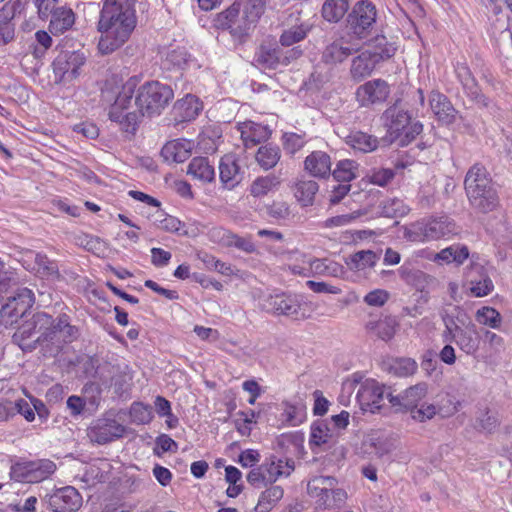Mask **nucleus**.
<instances>
[{
    "label": "nucleus",
    "mask_w": 512,
    "mask_h": 512,
    "mask_svg": "<svg viewBox=\"0 0 512 512\" xmlns=\"http://www.w3.org/2000/svg\"><path fill=\"white\" fill-rule=\"evenodd\" d=\"M138 85L136 77L129 78L122 86L109 112L112 121L127 126L142 123L144 117L159 116L174 98L173 89L159 81H148L141 85L135 97L137 110L125 112Z\"/></svg>",
    "instance_id": "nucleus-1"
},
{
    "label": "nucleus",
    "mask_w": 512,
    "mask_h": 512,
    "mask_svg": "<svg viewBox=\"0 0 512 512\" xmlns=\"http://www.w3.org/2000/svg\"><path fill=\"white\" fill-rule=\"evenodd\" d=\"M134 0H105L98 30L101 38L98 49L102 54H109L122 46L136 27Z\"/></svg>",
    "instance_id": "nucleus-2"
},
{
    "label": "nucleus",
    "mask_w": 512,
    "mask_h": 512,
    "mask_svg": "<svg viewBox=\"0 0 512 512\" xmlns=\"http://www.w3.org/2000/svg\"><path fill=\"white\" fill-rule=\"evenodd\" d=\"M444 330L441 334L445 343H455L467 355H475L479 349L480 336L476 325L461 311L456 315L443 316Z\"/></svg>",
    "instance_id": "nucleus-3"
},
{
    "label": "nucleus",
    "mask_w": 512,
    "mask_h": 512,
    "mask_svg": "<svg viewBox=\"0 0 512 512\" xmlns=\"http://www.w3.org/2000/svg\"><path fill=\"white\" fill-rule=\"evenodd\" d=\"M34 328L41 332L37 340L51 341L53 343H68L78 337V329L69 322L66 314L60 315L56 320L45 312H38L33 316Z\"/></svg>",
    "instance_id": "nucleus-4"
},
{
    "label": "nucleus",
    "mask_w": 512,
    "mask_h": 512,
    "mask_svg": "<svg viewBox=\"0 0 512 512\" xmlns=\"http://www.w3.org/2000/svg\"><path fill=\"white\" fill-rule=\"evenodd\" d=\"M336 483L331 476H316L308 482V494L316 498L317 508L331 510L344 505L347 493L343 489H332Z\"/></svg>",
    "instance_id": "nucleus-5"
},
{
    "label": "nucleus",
    "mask_w": 512,
    "mask_h": 512,
    "mask_svg": "<svg viewBox=\"0 0 512 512\" xmlns=\"http://www.w3.org/2000/svg\"><path fill=\"white\" fill-rule=\"evenodd\" d=\"M456 233V224L446 215L427 221H418L405 231V237L412 242L436 240Z\"/></svg>",
    "instance_id": "nucleus-6"
},
{
    "label": "nucleus",
    "mask_w": 512,
    "mask_h": 512,
    "mask_svg": "<svg viewBox=\"0 0 512 512\" xmlns=\"http://www.w3.org/2000/svg\"><path fill=\"white\" fill-rule=\"evenodd\" d=\"M376 8L368 0L358 1L347 16V34L356 40L366 38L376 23Z\"/></svg>",
    "instance_id": "nucleus-7"
},
{
    "label": "nucleus",
    "mask_w": 512,
    "mask_h": 512,
    "mask_svg": "<svg viewBox=\"0 0 512 512\" xmlns=\"http://www.w3.org/2000/svg\"><path fill=\"white\" fill-rule=\"evenodd\" d=\"M357 52H359V43L353 35L345 32L328 41L322 51L321 60L327 65L336 66L344 63Z\"/></svg>",
    "instance_id": "nucleus-8"
},
{
    "label": "nucleus",
    "mask_w": 512,
    "mask_h": 512,
    "mask_svg": "<svg viewBox=\"0 0 512 512\" xmlns=\"http://www.w3.org/2000/svg\"><path fill=\"white\" fill-rule=\"evenodd\" d=\"M34 303V294L28 288H19L14 296L0 309V323L12 326L23 318Z\"/></svg>",
    "instance_id": "nucleus-9"
},
{
    "label": "nucleus",
    "mask_w": 512,
    "mask_h": 512,
    "mask_svg": "<svg viewBox=\"0 0 512 512\" xmlns=\"http://www.w3.org/2000/svg\"><path fill=\"white\" fill-rule=\"evenodd\" d=\"M217 28L229 30L230 34L239 41L247 37L256 25L248 22L245 15L238 10L237 5H231L225 11L219 13L215 19Z\"/></svg>",
    "instance_id": "nucleus-10"
},
{
    "label": "nucleus",
    "mask_w": 512,
    "mask_h": 512,
    "mask_svg": "<svg viewBox=\"0 0 512 512\" xmlns=\"http://www.w3.org/2000/svg\"><path fill=\"white\" fill-rule=\"evenodd\" d=\"M389 390L390 388H386L375 380L364 381L356 394L361 410L371 413L378 412L383 406L384 399L387 398V393H392Z\"/></svg>",
    "instance_id": "nucleus-11"
},
{
    "label": "nucleus",
    "mask_w": 512,
    "mask_h": 512,
    "mask_svg": "<svg viewBox=\"0 0 512 512\" xmlns=\"http://www.w3.org/2000/svg\"><path fill=\"white\" fill-rule=\"evenodd\" d=\"M125 427L116 419L103 417L95 420L87 430L91 442L104 445L123 436Z\"/></svg>",
    "instance_id": "nucleus-12"
},
{
    "label": "nucleus",
    "mask_w": 512,
    "mask_h": 512,
    "mask_svg": "<svg viewBox=\"0 0 512 512\" xmlns=\"http://www.w3.org/2000/svg\"><path fill=\"white\" fill-rule=\"evenodd\" d=\"M85 56L79 51H61L53 61V70L61 81H71L79 75Z\"/></svg>",
    "instance_id": "nucleus-13"
},
{
    "label": "nucleus",
    "mask_w": 512,
    "mask_h": 512,
    "mask_svg": "<svg viewBox=\"0 0 512 512\" xmlns=\"http://www.w3.org/2000/svg\"><path fill=\"white\" fill-rule=\"evenodd\" d=\"M390 94V87L383 79H374L360 85L356 90V99L361 106L383 103Z\"/></svg>",
    "instance_id": "nucleus-14"
},
{
    "label": "nucleus",
    "mask_w": 512,
    "mask_h": 512,
    "mask_svg": "<svg viewBox=\"0 0 512 512\" xmlns=\"http://www.w3.org/2000/svg\"><path fill=\"white\" fill-rule=\"evenodd\" d=\"M261 307L274 315L298 317L301 305L296 296L287 294L270 295L263 299Z\"/></svg>",
    "instance_id": "nucleus-15"
},
{
    "label": "nucleus",
    "mask_w": 512,
    "mask_h": 512,
    "mask_svg": "<svg viewBox=\"0 0 512 512\" xmlns=\"http://www.w3.org/2000/svg\"><path fill=\"white\" fill-rule=\"evenodd\" d=\"M203 109L202 102L195 95L187 94L177 100L171 110L174 125L189 123L196 119Z\"/></svg>",
    "instance_id": "nucleus-16"
},
{
    "label": "nucleus",
    "mask_w": 512,
    "mask_h": 512,
    "mask_svg": "<svg viewBox=\"0 0 512 512\" xmlns=\"http://www.w3.org/2000/svg\"><path fill=\"white\" fill-rule=\"evenodd\" d=\"M81 505L82 497L72 486L57 490L48 499V506L54 512H75Z\"/></svg>",
    "instance_id": "nucleus-17"
},
{
    "label": "nucleus",
    "mask_w": 512,
    "mask_h": 512,
    "mask_svg": "<svg viewBox=\"0 0 512 512\" xmlns=\"http://www.w3.org/2000/svg\"><path fill=\"white\" fill-rule=\"evenodd\" d=\"M426 394L427 385L425 383H418L406 389L403 394L393 395L392 393H387V400L397 411H412V409L420 404Z\"/></svg>",
    "instance_id": "nucleus-18"
},
{
    "label": "nucleus",
    "mask_w": 512,
    "mask_h": 512,
    "mask_svg": "<svg viewBox=\"0 0 512 512\" xmlns=\"http://www.w3.org/2000/svg\"><path fill=\"white\" fill-rule=\"evenodd\" d=\"M397 326L398 323L394 317L382 314H371L365 323L366 332L371 337L386 342L394 337Z\"/></svg>",
    "instance_id": "nucleus-19"
},
{
    "label": "nucleus",
    "mask_w": 512,
    "mask_h": 512,
    "mask_svg": "<svg viewBox=\"0 0 512 512\" xmlns=\"http://www.w3.org/2000/svg\"><path fill=\"white\" fill-rule=\"evenodd\" d=\"M429 105L441 125H451L455 122L458 111L443 93L433 90L429 95Z\"/></svg>",
    "instance_id": "nucleus-20"
},
{
    "label": "nucleus",
    "mask_w": 512,
    "mask_h": 512,
    "mask_svg": "<svg viewBox=\"0 0 512 512\" xmlns=\"http://www.w3.org/2000/svg\"><path fill=\"white\" fill-rule=\"evenodd\" d=\"M455 73L463 86L466 95L474 101L476 104L488 107L489 100L483 95L479 89V86L472 75V72L466 63L458 62L455 66Z\"/></svg>",
    "instance_id": "nucleus-21"
},
{
    "label": "nucleus",
    "mask_w": 512,
    "mask_h": 512,
    "mask_svg": "<svg viewBox=\"0 0 512 512\" xmlns=\"http://www.w3.org/2000/svg\"><path fill=\"white\" fill-rule=\"evenodd\" d=\"M243 171L235 155H224L219 163V177L223 187L226 189L235 188L243 179Z\"/></svg>",
    "instance_id": "nucleus-22"
},
{
    "label": "nucleus",
    "mask_w": 512,
    "mask_h": 512,
    "mask_svg": "<svg viewBox=\"0 0 512 512\" xmlns=\"http://www.w3.org/2000/svg\"><path fill=\"white\" fill-rule=\"evenodd\" d=\"M351 59L349 75L354 82H360L371 76L379 62L370 54L369 51L362 50L357 52Z\"/></svg>",
    "instance_id": "nucleus-23"
},
{
    "label": "nucleus",
    "mask_w": 512,
    "mask_h": 512,
    "mask_svg": "<svg viewBox=\"0 0 512 512\" xmlns=\"http://www.w3.org/2000/svg\"><path fill=\"white\" fill-rule=\"evenodd\" d=\"M383 125L386 128H423L418 121H413L410 111L395 104L387 108L382 115Z\"/></svg>",
    "instance_id": "nucleus-24"
},
{
    "label": "nucleus",
    "mask_w": 512,
    "mask_h": 512,
    "mask_svg": "<svg viewBox=\"0 0 512 512\" xmlns=\"http://www.w3.org/2000/svg\"><path fill=\"white\" fill-rule=\"evenodd\" d=\"M341 132L339 135L345 138L348 145L364 153L374 151L382 143L381 139L363 130H341Z\"/></svg>",
    "instance_id": "nucleus-25"
},
{
    "label": "nucleus",
    "mask_w": 512,
    "mask_h": 512,
    "mask_svg": "<svg viewBox=\"0 0 512 512\" xmlns=\"http://www.w3.org/2000/svg\"><path fill=\"white\" fill-rule=\"evenodd\" d=\"M331 158L323 151H314L304 161L305 170L313 177L325 179L331 174Z\"/></svg>",
    "instance_id": "nucleus-26"
},
{
    "label": "nucleus",
    "mask_w": 512,
    "mask_h": 512,
    "mask_svg": "<svg viewBox=\"0 0 512 512\" xmlns=\"http://www.w3.org/2000/svg\"><path fill=\"white\" fill-rule=\"evenodd\" d=\"M464 185L466 194L472 196L475 195V191H480L481 188H494L486 168L478 163L467 172Z\"/></svg>",
    "instance_id": "nucleus-27"
},
{
    "label": "nucleus",
    "mask_w": 512,
    "mask_h": 512,
    "mask_svg": "<svg viewBox=\"0 0 512 512\" xmlns=\"http://www.w3.org/2000/svg\"><path fill=\"white\" fill-rule=\"evenodd\" d=\"M470 277V291L475 297H484L492 292L494 285L490 277L484 274V267L472 264L468 271Z\"/></svg>",
    "instance_id": "nucleus-28"
},
{
    "label": "nucleus",
    "mask_w": 512,
    "mask_h": 512,
    "mask_svg": "<svg viewBox=\"0 0 512 512\" xmlns=\"http://www.w3.org/2000/svg\"><path fill=\"white\" fill-rule=\"evenodd\" d=\"M475 191V195H467L472 207L479 212L488 213L493 211L498 203V195L495 188H481Z\"/></svg>",
    "instance_id": "nucleus-29"
},
{
    "label": "nucleus",
    "mask_w": 512,
    "mask_h": 512,
    "mask_svg": "<svg viewBox=\"0 0 512 512\" xmlns=\"http://www.w3.org/2000/svg\"><path fill=\"white\" fill-rule=\"evenodd\" d=\"M400 278L416 290L422 291L428 285L431 277L423 271L413 267L410 263L405 262L399 269Z\"/></svg>",
    "instance_id": "nucleus-30"
},
{
    "label": "nucleus",
    "mask_w": 512,
    "mask_h": 512,
    "mask_svg": "<svg viewBox=\"0 0 512 512\" xmlns=\"http://www.w3.org/2000/svg\"><path fill=\"white\" fill-rule=\"evenodd\" d=\"M365 51L370 54L380 63L393 57L396 53V46L393 42L387 40L384 35H377L372 39Z\"/></svg>",
    "instance_id": "nucleus-31"
},
{
    "label": "nucleus",
    "mask_w": 512,
    "mask_h": 512,
    "mask_svg": "<svg viewBox=\"0 0 512 512\" xmlns=\"http://www.w3.org/2000/svg\"><path fill=\"white\" fill-rule=\"evenodd\" d=\"M50 16L49 30L52 34L64 33L69 30L75 22L73 11L66 7H58Z\"/></svg>",
    "instance_id": "nucleus-32"
},
{
    "label": "nucleus",
    "mask_w": 512,
    "mask_h": 512,
    "mask_svg": "<svg viewBox=\"0 0 512 512\" xmlns=\"http://www.w3.org/2000/svg\"><path fill=\"white\" fill-rule=\"evenodd\" d=\"M289 55L283 56L279 49L262 50L258 61L266 65L268 68H276L280 63L288 64L291 59H297L301 56L302 50L298 47L293 48L287 52Z\"/></svg>",
    "instance_id": "nucleus-33"
},
{
    "label": "nucleus",
    "mask_w": 512,
    "mask_h": 512,
    "mask_svg": "<svg viewBox=\"0 0 512 512\" xmlns=\"http://www.w3.org/2000/svg\"><path fill=\"white\" fill-rule=\"evenodd\" d=\"M319 190V185L314 180L300 179L295 183L294 196L303 207L312 206L315 196Z\"/></svg>",
    "instance_id": "nucleus-34"
},
{
    "label": "nucleus",
    "mask_w": 512,
    "mask_h": 512,
    "mask_svg": "<svg viewBox=\"0 0 512 512\" xmlns=\"http://www.w3.org/2000/svg\"><path fill=\"white\" fill-rule=\"evenodd\" d=\"M268 1L269 0H236L233 5H237L238 10L245 15L248 22L257 25L265 12V6Z\"/></svg>",
    "instance_id": "nucleus-35"
},
{
    "label": "nucleus",
    "mask_w": 512,
    "mask_h": 512,
    "mask_svg": "<svg viewBox=\"0 0 512 512\" xmlns=\"http://www.w3.org/2000/svg\"><path fill=\"white\" fill-rule=\"evenodd\" d=\"M187 173L204 182H211L215 178L214 167L205 157L193 158L188 165Z\"/></svg>",
    "instance_id": "nucleus-36"
},
{
    "label": "nucleus",
    "mask_w": 512,
    "mask_h": 512,
    "mask_svg": "<svg viewBox=\"0 0 512 512\" xmlns=\"http://www.w3.org/2000/svg\"><path fill=\"white\" fill-rule=\"evenodd\" d=\"M103 368H107L106 371L111 375V377L110 380H108L105 375H100L102 385L106 387L113 386L115 393L121 395L126 390L129 377L125 373H122L118 367L111 366L108 363H105Z\"/></svg>",
    "instance_id": "nucleus-37"
},
{
    "label": "nucleus",
    "mask_w": 512,
    "mask_h": 512,
    "mask_svg": "<svg viewBox=\"0 0 512 512\" xmlns=\"http://www.w3.org/2000/svg\"><path fill=\"white\" fill-rule=\"evenodd\" d=\"M284 490L281 486L275 485L263 491L255 507L257 512H269L283 498Z\"/></svg>",
    "instance_id": "nucleus-38"
},
{
    "label": "nucleus",
    "mask_w": 512,
    "mask_h": 512,
    "mask_svg": "<svg viewBox=\"0 0 512 512\" xmlns=\"http://www.w3.org/2000/svg\"><path fill=\"white\" fill-rule=\"evenodd\" d=\"M359 164L351 159L340 160L336 164V168L332 171V175L336 181L349 183L359 176Z\"/></svg>",
    "instance_id": "nucleus-39"
},
{
    "label": "nucleus",
    "mask_w": 512,
    "mask_h": 512,
    "mask_svg": "<svg viewBox=\"0 0 512 512\" xmlns=\"http://www.w3.org/2000/svg\"><path fill=\"white\" fill-rule=\"evenodd\" d=\"M349 8L348 0H326L322 6V16L328 22H338Z\"/></svg>",
    "instance_id": "nucleus-40"
},
{
    "label": "nucleus",
    "mask_w": 512,
    "mask_h": 512,
    "mask_svg": "<svg viewBox=\"0 0 512 512\" xmlns=\"http://www.w3.org/2000/svg\"><path fill=\"white\" fill-rule=\"evenodd\" d=\"M193 147L194 144L191 141L168 143L163 147L162 153L167 158L171 156L174 162L182 163L189 157Z\"/></svg>",
    "instance_id": "nucleus-41"
},
{
    "label": "nucleus",
    "mask_w": 512,
    "mask_h": 512,
    "mask_svg": "<svg viewBox=\"0 0 512 512\" xmlns=\"http://www.w3.org/2000/svg\"><path fill=\"white\" fill-rule=\"evenodd\" d=\"M380 214L388 218L403 217L408 214L409 207L403 200L398 198H390L381 202Z\"/></svg>",
    "instance_id": "nucleus-42"
},
{
    "label": "nucleus",
    "mask_w": 512,
    "mask_h": 512,
    "mask_svg": "<svg viewBox=\"0 0 512 512\" xmlns=\"http://www.w3.org/2000/svg\"><path fill=\"white\" fill-rule=\"evenodd\" d=\"M56 470V464L49 459L31 461V483H38L47 479Z\"/></svg>",
    "instance_id": "nucleus-43"
},
{
    "label": "nucleus",
    "mask_w": 512,
    "mask_h": 512,
    "mask_svg": "<svg viewBox=\"0 0 512 512\" xmlns=\"http://www.w3.org/2000/svg\"><path fill=\"white\" fill-rule=\"evenodd\" d=\"M311 27L308 23H301L284 30L280 36L281 45L288 47L303 40L311 30Z\"/></svg>",
    "instance_id": "nucleus-44"
},
{
    "label": "nucleus",
    "mask_w": 512,
    "mask_h": 512,
    "mask_svg": "<svg viewBox=\"0 0 512 512\" xmlns=\"http://www.w3.org/2000/svg\"><path fill=\"white\" fill-rule=\"evenodd\" d=\"M35 265L37 273L48 279H60L58 265L55 261L50 260L47 255L37 253L35 256Z\"/></svg>",
    "instance_id": "nucleus-45"
},
{
    "label": "nucleus",
    "mask_w": 512,
    "mask_h": 512,
    "mask_svg": "<svg viewBox=\"0 0 512 512\" xmlns=\"http://www.w3.org/2000/svg\"><path fill=\"white\" fill-rule=\"evenodd\" d=\"M379 260V255L372 250H361L350 257L348 265L351 269L363 270L367 267H373Z\"/></svg>",
    "instance_id": "nucleus-46"
},
{
    "label": "nucleus",
    "mask_w": 512,
    "mask_h": 512,
    "mask_svg": "<svg viewBox=\"0 0 512 512\" xmlns=\"http://www.w3.org/2000/svg\"><path fill=\"white\" fill-rule=\"evenodd\" d=\"M389 135L381 138L384 146L396 143L399 147L407 146L418 135V130H387Z\"/></svg>",
    "instance_id": "nucleus-47"
},
{
    "label": "nucleus",
    "mask_w": 512,
    "mask_h": 512,
    "mask_svg": "<svg viewBox=\"0 0 512 512\" xmlns=\"http://www.w3.org/2000/svg\"><path fill=\"white\" fill-rule=\"evenodd\" d=\"M280 184V180L275 175H267L258 177L253 181L250 187V193L254 197H262L267 195L273 188Z\"/></svg>",
    "instance_id": "nucleus-48"
},
{
    "label": "nucleus",
    "mask_w": 512,
    "mask_h": 512,
    "mask_svg": "<svg viewBox=\"0 0 512 512\" xmlns=\"http://www.w3.org/2000/svg\"><path fill=\"white\" fill-rule=\"evenodd\" d=\"M280 159V150L277 147L261 146L256 154V160L265 170L271 169L278 163Z\"/></svg>",
    "instance_id": "nucleus-49"
},
{
    "label": "nucleus",
    "mask_w": 512,
    "mask_h": 512,
    "mask_svg": "<svg viewBox=\"0 0 512 512\" xmlns=\"http://www.w3.org/2000/svg\"><path fill=\"white\" fill-rule=\"evenodd\" d=\"M13 18L8 8L0 9V38L3 44L9 43L14 38V26L11 23Z\"/></svg>",
    "instance_id": "nucleus-50"
},
{
    "label": "nucleus",
    "mask_w": 512,
    "mask_h": 512,
    "mask_svg": "<svg viewBox=\"0 0 512 512\" xmlns=\"http://www.w3.org/2000/svg\"><path fill=\"white\" fill-rule=\"evenodd\" d=\"M332 438V432L325 422H317L311 427L310 444L320 446Z\"/></svg>",
    "instance_id": "nucleus-51"
},
{
    "label": "nucleus",
    "mask_w": 512,
    "mask_h": 512,
    "mask_svg": "<svg viewBox=\"0 0 512 512\" xmlns=\"http://www.w3.org/2000/svg\"><path fill=\"white\" fill-rule=\"evenodd\" d=\"M188 61V53L185 48H176L170 50L163 61L167 69L178 68L181 69Z\"/></svg>",
    "instance_id": "nucleus-52"
},
{
    "label": "nucleus",
    "mask_w": 512,
    "mask_h": 512,
    "mask_svg": "<svg viewBox=\"0 0 512 512\" xmlns=\"http://www.w3.org/2000/svg\"><path fill=\"white\" fill-rule=\"evenodd\" d=\"M10 477L22 483H31V461L17 462L11 466Z\"/></svg>",
    "instance_id": "nucleus-53"
},
{
    "label": "nucleus",
    "mask_w": 512,
    "mask_h": 512,
    "mask_svg": "<svg viewBox=\"0 0 512 512\" xmlns=\"http://www.w3.org/2000/svg\"><path fill=\"white\" fill-rule=\"evenodd\" d=\"M477 320L483 325L498 328L501 323V315L492 307H483L477 311Z\"/></svg>",
    "instance_id": "nucleus-54"
},
{
    "label": "nucleus",
    "mask_w": 512,
    "mask_h": 512,
    "mask_svg": "<svg viewBox=\"0 0 512 512\" xmlns=\"http://www.w3.org/2000/svg\"><path fill=\"white\" fill-rule=\"evenodd\" d=\"M241 139L246 148H252L270 135V130H240Z\"/></svg>",
    "instance_id": "nucleus-55"
},
{
    "label": "nucleus",
    "mask_w": 512,
    "mask_h": 512,
    "mask_svg": "<svg viewBox=\"0 0 512 512\" xmlns=\"http://www.w3.org/2000/svg\"><path fill=\"white\" fill-rule=\"evenodd\" d=\"M304 136V133L285 132L282 137L284 149L290 154L296 153L305 144Z\"/></svg>",
    "instance_id": "nucleus-56"
},
{
    "label": "nucleus",
    "mask_w": 512,
    "mask_h": 512,
    "mask_svg": "<svg viewBox=\"0 0 512 512\" xmlns=\"http://www.w3.org/2000/svg\"><path fill=\"white\" fill-rule=\"evenodd\" d=\"M395 176L394 170L389 168L373 169L370 174L367 175L369 182L378 185H387Z\"/></svg>",
    "instance_id": "nucleus-57"
},
{
    "label": "nucleus",
    "mask_w": 512,
    "mask_h": 512,
    "mask_svg": "<svg viewBox=\"0 0 512 512\" xmlns=\"http://www.w3.org/2000/svg\"><path fill=\"white\" fill-rule=\"evenodd\" d=\"M261 465L262 468H264L266 481H268L269 484L276 482V480L281 476H289V468L286 471L278 470L275 465V456H271Z\"/></svg>",
    "instance_id": "nucleus-58"
},
{
    "label": "nucleus",
    "mask_w": 512,
    "mask_h": 512,
    "mask_svg": "<svg viewBox=\"0 0 512 512\" xmlns=\"http://www.w3.org/2000/svg\"><path fill=\"white\" fill-rule=\"evenodd\" d=\"M417 363L411 358H399L395 361L393 369L398 376L406 377L417 371Z\"/></svg>",
    "instance_id": "nucleus-59"
},
{
    "label": "nucleus",
    "mask_w": 512,
    "mask_h": 512,
    "mask_svg": "<svg viewBox=\"0 0 512 512\" xmlns=\"http://www.w3.org/2000/svg\"><path fill=\"white\" fill-rule=\"evenodd\" d=\"M35 39L37 45L33 47V54L36 58H41L51 46L52 38L46 31L40 30L36 32Z\"/></svg>",
    "instance_id": "nucleus-60"
},
{
    "label": "nucleus",
    "mask_w": 512,
    "mask_h": 512,
    "mask_svg": "<svg viewBox=\"0 0 512 512\" xmlns=\"http://www.w3.org/2000/svg\"><path fill=\"white\" fill-rule=\"evenodd\" d=\"M76 243L92 253L100 252L104 247L100 238L86 234L78 236L76 238Z\"/></svg>",
    "instance_id": "nucleus-61"
},
{
    "label": "nucleus",
    "mask_w": 512,
    "mask_h": 512,
    "mask_svg": "<svg viewBox=\"0 0 512 512\" xmlns=\"http://www.w3.org/2000/svg\"><path fill=\"white\" fill-rule=\"evenodd\" d=\"M103 367L104 365H100L98 359L94 357H87L83 361V372L87 377L100 379V375H104V371L107 370Z\"/></svg>",
    "instance_id": "nucleus-62"
},
{
    "label": "nucleus",
    "mask_w": 512,
    "mask_h": 512,
    "mask_svg": "<svg viewBox=\"0 0 512 512\" xmlns=\"http://www.w3.org/2000/svg\"><path fill=\"white\" fill-rule=\"evenodd\" d=\"M411 416L414 420L424 422L432 419L436 414V407L433 404H419L416 408L412 409Z\"/></svg>",
    "instance_id": "nucleus-63"
},
{
    "label": "nucleus",
    "mask_w": 512,
    "mask_h": 512,
    "mask_svg": "<svg viewBox=\"0 0 512 512\" xmlns=\"http://www.w3.org/2000/svg\"><path fill=\"white\" fill-rule=\"evenodd\" d=\"M227 244L238 248L246 253H253L256 251V247L250 238L240 237L235 234H229L227 236Z\"/></svg>",
    "instance_id": "nucleus-64"
}]
</instances>
